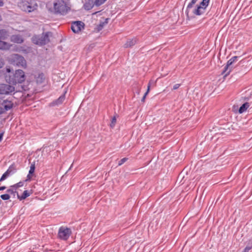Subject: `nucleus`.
Segmentation results:
<instances>
[{
  "label": "nucleus",
  "mask_w": 252,
  "mask_h": 252,
  "mask_svg": "<svg viewBox=\"0 0 252 252\" xmlns=\"http://www.w3.org/2000/svg\"><path fill=\"white\" fill-rule=\"evenodd\" d=\"M6 80L13 84L22 83L25 80V73L22 70L18 69L16 70L12 76H9L8 78L6 77Z\"/></svg>",
  "instance_id": "nucleus-1"
},
{
  "label": "nucleus",
  "mask_w": 252,
  "mask_h": 252,
  "mask_svg": "<svg viewBox=\"0 0 252 252\" xmlns=\"http://www.w3.org/2000/svg\"><path fill=\"white\" fill-rule=\"evenodd\" d=\"M54 8L56 13L62 15L65 14L69 10V7L63 0H58L54 3Z\"/></svg>",
  "instance_id": "nucleus-2"
},
{
  "label": "nucleus",
  "mask_w": 252,
  "mask_h": 252,
  "mask_svg": "<svg viewBox=\"0 0 252 252\" xmlns=\"http://www.w3.org/2000/svg\"><path fill=\"white\" fill-rule=\"evenodd\" d=\"M49 33L50 32H46L41 35H34L32 37V41L37 45H45L49 41Z\"/></svg>",
  "instance_id": "nucleus-3"
},
{
  "label": "nucleus",
  "mask_w": 252,
  "mask_h": 252,
  "mask_svg": "<svg viewBox=\"0 0 252 252\" xmlns=\"http://www.w3.org/2000/svg\"><path fill=\"white\" fill-rule=\"evenodd\" d=\"M210 0H203L199 5L195 6L192 10V13L196 15H200L205 12L208 5Z\"/></svg>",
  "instance_id": "nucleus-4"
},
{
  "label": "nucleus",
  "mask_w": 252,
  "mask_h": 252,
  "mask_svg": "<svg viewBox=\"0 0 252 252\" xmlns=\"http://www.w3.org/2000/svg\"><path fill=\"white\" fill-rule=\"evenodd\" d=\"M71 230L69 228L62 226L58 231V236L63 240H66L71 234Z\"/></svg>",
  "instance_id": "nucleus-5"
},
{
  "label": "nucleus",
  "mask_w": 252,
  "mask_h": 252,
  "mask_svg": "<svg viewBox=\"0 0 252 252\" xmlns=\"http://www.w3.org/2000/svg\"><path fill=\"white\" fill-rule=\"evenodd\" d=\"M11 60L14 64L23 67L26 66V61L22 56L18 54H14L11 56Z\"/></svg>",
  "instance_id": "nucleus-6"
},
{
  "label": "nucleus",
  "mask_w": 252,
  "mask_h": 252,
  "mask_svg": "<svg viewBox=\"0 0 252 252\" xmlns=\"http://www.w3.org/2000/svg\"><path fill=\"white\" fill-rule=\"evenodd\" d=\"M15 91L13 86L6 84H0V94H10Z\"/></svg>",
  "instance_id": "nucleus-7"
},
{
  "label": "nucleus",
  "mask_w": 252,
  "mask_h": 252,
  "mask_svg": "<svg viewBox=\"0 0 252 252\" xmlns=\"http://www.w3.org/2000/svg\"><path fill=\"white\" fill-rule=\"evenodd\" d=\"M239 58V57L237 56H234L229 60L227 63V64L224 68L223 73H225V75L229 74L233 67V63L237 62Z\"/></svg>",
  "instance_id": "nucleus-8"
},
{
  "label": "nucleus",
  "mask_w": 252,
  "mask_h": 252,
  "mask_svg": "<svg viewBox=\"0 0 252 252\" xmlns=\"http://www.w3.org/2000/svg\"><path fill=\"white\" fill-rule=\"evenodd\" d=\"M13 104L11 101L4 100L1 104L0 107V115L10 110L13 107Z\"/></svg>",
  "instance_id": "nucleus-9"
},
{
  "label": "nucleus",
  "mask_w": 252,
  "mask_h": 252,
  "mask_svg": "<svg viewBox=\"0 0 252 252\" xmlns=\"http://www.w3.org/2000/svg\"><path fill=\"white\" fill-rule=\"evenodd\" d=\"M71 30L75 33H77L83 28V23L80 21L74 22L71 25Z\"/></svg>",
  "instance_id": "nucleus-10"
},
{
  "label": "nucleus",
  "mask_w": 252,
  "mask_h": 252,
  "mask_svg": "<svg viewBox=\"0 0 252 252\" xmlns=\"http://www.w3.org/2000/svg\"><path fill=\"white\" fill-rule=\"evenodd\" d=\"M10 40L11 42L17 43H22L24 41L22 36L19 34L12 35L10 37Z\"/></svg>",
  "instance_id": "nucleus-11"
},
{
  "label": "nucleus",
  "mask_w": 252,
  "mask_h": 252,
  "mask_svg": "<svg viewBox=\"0 0 252 252\" xmlns=\"http://www.w3.org/2000/svg\"><path fill=\"white\" fill-rule=\"evenodd\" d=\"M95 0H86L84 5V8L86 10H89L95 5Z\"/></svg>",
  "instance_id": "nucleus-12"
},
{
  "label": "nucleus",
  "mask_w": 252,
  "mask_h": 252,
  "mask_svg": "<svg viewBox=\"0 0 252 252\" xmlns=\"http://www.w3.org/2000/svg\"><path fill=\"white\" fill-rule=\"evenodd\" d=\"M9 36V32L5 29L0 30V39L5 40Z\"/></svg>",
  "instance_id": "nucleus-13"
},
{
  "label": "nucleus",
  "mask_w": 252,
  "mask_h": 252,
  "mask_svg": "<svg viewBox=\"0 0 252 252\" xmlns=\"http://www.w3.org/2000/svg\"><path fill=\"white\" fill-rule=\"evenodd\" d=\"M109 20V18H106L103 21H100L99 24L97 26V31L98 32L101 31L103 28L104 26L108 24Z\"/></svg>",
  "instance_id": "nucleus-14"
},
{
  "label": "nucleus",
  "mask_w": 252,
  "mask_h": 252,
  "mask_svg": "<svg viewBox=\"0 0 252 252\" xmlns=\"http://www.w3.org/2000/svg\"><path fill=\"white\" fill-rule=\"evenodd\" d=\"M11 45L6 42L0 39V49L3 50H9Z\"/></svg>",
  "instance_id": "nucleus-15"
},
{
  "label": "nucleus",
  "mask_w": 252,
  "mask_h": 252,
  "mask_svg": "<svg viewBox=\"0 0 252 252\" xmlns=\"http://www.w3.org/2000/svg\"><path fill=\"white\" fill-rule=\"evenodd\" d=\"M197 0H191V1L189 3L186 11V13L187 15H189L190 11H192V9H191L193 8V6L195 4V3L197 2Z\"/></svg>",
  "instance_id": "nucleus-16"
},
{
  "label": "nucleus",
  "mask_w": 252,
  "mask_h": 252,
  "mask_svg": "<svg viewBox=\"0 0 252 252\" xmlns=\"http://www.w3.org/2000/svg\"><path fill=\"white\" fill-rule=\"evenodd\" d=\"M250 104L248 102H245L244 103L239 109V113L242 114L245 112L247 109L249 107Z\"/></svg>",
  "instance_id": "nucleus-17"
},
{
  "label": "nucleus",
  "mask_w": 252,
  "mask_h": 252,
  "mask_svg": "<svg viewBox=\"0 0 252 252\" xmlns=\"http://www.w3.org/2000/svg\"><path fill=\"white\" fill-rule=\"evenodd\" d=\"M136 43V39H128L126 41V42L125 44V47L128 48L134 45H135Z\"/></svg>",
  "instance_id": "nucleus-18"
},
{
  "label": "nucleus",
  "mask_w": 252,
  "mask_h": 252,
  "mask_svg": "<svg viewBox=\"0 0 252 252\" xmlns=\"http://www.w3.org/2000/svg\"><path fill=\"white\" fill-rule=\"evenodd\" d=\"M34 170H35L34 163L32 164L30 166V169L29 170V174L27 175V179L26 181L31 180V179L32 178L31 175L34 173Z\"/></svg>",
  "instance_id": "nucleus-19"
},
{
  "label": "nucleus",
  "mask_w": 252,
  "mask_h": 252,
  "mask_svg": "<svg viewBox=\"0 0 252 252\" xmlns=\"http://www.w3.org/2000/svg\"><path fill=\"white\" fill-rule=\"evenodd\" d=\"M65 99V94H62L61 96H60L58 99L55 100L53 102L54 105H60L62 104Z\"/></svg>",
  "instance_id": "nucleus-20"
},
{
  "label": "nucleus",
  "mask_w": 252,
  "mask_h": 252,
  "mask_svg": "<svg viewBox=\"0 0 252 252\" xmlns=\"http://www.w3.org/2000/svg\"><path fill=\"white\" fill-rule=\"evenodd\" d=\"M30 195V193L28 192V190H25L23 192V194L21 196H20L18 194V193H17V197L20 200L26 199L27 197H28Z\"/></svg>",
  "instance_id": "nucleus-21"
},
{
  "label": "nucleus",
  "mask_w": 252,
  "mask_h": 252,
  "mask_svg": "<svg viewBox=\"0 0 252 252\" xmlns=\"http://www.w3.org/2000/svg\"><path fill=\"white\" fill-rule=\"evenodd\" d=\"M7 192L9 194H10L13 195L14 197H15L16 194L17 195V193H18L16 191V189H15L14 188H12V186H11L10 189H9L7 190Z\"/></svg>",
  "instance_id": "nucleus-22"
},
{
  "label": "nucleus",
  "mask_w": 252,
  "mask_h": 252,
  "mask_svg": "<svg viewBox=\"0 0 252 252\" xmlns=\"http://www.w3.org/2000/svg\"><path fill=\"white\" fill-rule=\"evenodd\" d=\"M10 172V171L7 170L1 177L0 182L5 180L9 176Z\"/></svg>",
  "instance_id": "nucleus-23"
},
{
  "label": "nucleus",
  "mask_w": 252,
  "mask_h": 252,
  "mask_svg": "<svg viewBox=\"0 0 252 252\" xmlns=\"http://www.w3.org/2000/svg\"><path fill=\"white\" fill-rule=\"evenodd\" d=\"M36 7H37L36 4H34L33 5H32L31 4H30L29 3L27 12H31L33 11L35 9H36Z\"/></svg>",
  "instance_id": "nucleus-24"
},
{
  "label": "nucleus",
  "mask_w": 252,
  "mask_h": 252,
  "mask_svg": "<svg viewBox=\"0 0 252 252\" xmlns=\"http://www.w3.org/2000/svg\"><path fill=\"white\" fill-rule=\"evenodd\" d=\"M29 3L26 2V3H22L20 5V7L21 8L22 10L27 12L28 10V5Z\"/></svg>",
  "instance_id": "nucleus-25"
},
{
  "label": "nucleus",
  "mask_w": 252,
  "mask_h": 252,
  "mask_svg": "<svg viewBox=\"0 0 252 252\" xmlns=\"http://www.w3.org/2000/svg\"><path fill=\"white\" fill-rule=\"evenodd\" d=\"M24 185V182H20L12 186V188H14L15 189H16L19 187H21L23 186Z\"/></svg>",
  "instance_id": "nucleus-26"
},
{
  "label": "nucleus",
  "mask_w": 252,
  "mask_h": 252,
  "mask_svg": "<svg viewBox=\"0 0 252 252\" xmlns=\"http://www.w3.org/2000/svg\"><path fill=\"white\" fill-rule=\"evenodd\" d=\"M116 117L114 116L111 120V123L110 124V126L111 128H113L115 125H116Z\"/></svg>",
  "instance_id": "nucleus-27"
},
{
  "label": "nucleus",
  "mask_w": 252,
  "mask_h": 252,
  "mask_svg": "<svg viewBox=\"0 0 252 252\" xmlns=\"http://www.w3.org/2000/svg\"><path fill=\"white\" fill-rule=\"evenodd\" d=\"M10 197V195L8 193L2 194L0 195V198L3 200H8Z\"/></svg>",
  "instance_id": "nucleus-28"
},
{
  "label": "nucleus",
  "mask_w": 252,
  "mask_h": 252,
  "mask_svg": "<svg viewBox=\"0 0 252 252\" xmlns=\"http://www.w3.org/2000/svg\"><path fill=\"white\" fill-rule=\"evenodd\" d=\"M107 0H95V6H99L104 3Z\"/></svg>",
  "instance_id": "nucleus-29"
},
{
  "label": "nucleus",
  "mask_w": 252,
  "mask_h": 252,
  "mask_svg": "<svg viewBox=\"0 0 252 252\" xmlns=\"http://www.w3.org/2000/svg\"><path fill=\"white\" fill-rule=\"evenodd\" d=\"M252 248V244H249L244 249L243 252H249L250 250Z\"/></svg>",
  "instance_id": "nucleus-30"
},
{
  "label": "nucleus",
  "mask_w": 252,
  "mask_h": 252,
  "mask_svg": "<svg viewBox=\"0 0 252 252\" xmlns=\"http://www.w3.org/2000/svg\"><path fill=\"white\" fill-rule=\"evenodd\" d=\"M127 160V158H124L122 159H121L119 161V162H118V165L120 166V165H122L123 163H124L126 160Z\"/></svg>",
  "instance_id": "nucleus-31"
},
{
  "label": "nucleus",
  "mask_w": 252,
  "mask_h": 252,
  "mask_svg": "<svg viewBox=\"0 0 252 252\" xmlns=\"http://www.w3.org/2000/svg\"><path fill=\"white\" fill-rule=\"evenodd\" d=\"M4 61L0 57V68H1L4 65Z\"/></svg>",
  "instance_id": "nucleus-32"
},
{
  "label": "nucleus",
  "mask_w": 252,
  "mask_h": 252,
  "mask_svg": "<svg viewBox=\"0 0 252 252\" xmlns=\"http://www.w3.org/2000/svg\"><path fill=\"white\" fill-rule=\"evenodd\" d=\"M180 86V84H176L173 86V90H176L179 88Z\"/></svg>",
  "instance_id": "nucleus-33"
},
{
  "label": "nucleus",
  "mask_w": 252,
  "mask_h": 252,
  "mask_svg": "<svg viewBox=\"0 0 252 252\" xmlns=\"http://www.w3.org/2000/svg\"><path fill=\"white\" fill-rule=\"evenodd\" d=\"M148 94V93H145L144 96H143L142 99H141V101L142 102H144L145 101V99L146 98V95Z\"/></svg>",
  "instance_id": "nucleus-34"
},
{
  "label": "nucleus",
  "mask_w": 252,
  "mask_h": 252,
  "mask_svg": "<svg viewBox=\"0 0 252 252\" xmlns=\"http://www.w3.org/2000/svg\"><path fill=\"white\" fill-rule=\"evenodd\" d=\"M3 135V132L0 133V142L2 140Z\"/></svg>",
  "instance_id": "nucleus-35"
},
{
  "label": "nucleus",
  "mask_w": 252,
  "mask_h": 252,
  "mask_svg": "<svg viewBox=\"0 0 252 252\" xmlns=\"http://www.w3.org/2000/svg\"><path fill=\"white\" fill-rule=\"evenodd\" d=\"M3 135V132L0 133V142L2 140Z\"/></svg>",
  "instance_id": "nucleus-36"
},
{
  "label": "nucleus",
  "mask_w": 252,
  "mask_h": 252,
  "mask_svg": "<svg viewBox=\"0 0 252 252\" xmlns=\"http://www.w3.org/2000/svg\"><path fill=\"white\" fill-rule=\"evenodd\" d=\"M150 84L149 83L148 86L147 91V92L146 93H148V94L149 93V91H150Z\"/></svg>",
  "instance_id": "nucleus-37"
},
{
  "label": "nucleus",
  "mask_w": 252,
  "mask_h": 252,
  "mask_svg": "<svg viewBox=\"0 0 252 252\" xmlns=\"http://www.w3.org/2000/svg\"><path fill=\"white\" fill-rule=\"evenodd\" d=\"M6 189V187L5 186H2L0 187V190H4Z\"/></svg>",
  "instance_id": "nucleus-38"
},
{
  "label": "nucleus",
  "mask_w": 252,
  "mask_h": 252,
  "mask_svg": "<svg viewBox=\"0 0 252 252\" xmlns=\"http://www.w3.org/2000/svg\"><path fill=\"white\" fill-rule=\"evenodd\" d=\"M3 4V3L2 1L0 0V6H2Z\"/></svg>",
  "instance_id": "nucleus-39"
},
{
  "label": "nucleus",
  "mask_w": 252,
  "mask_h": 252,
  "mask_svg": "<svg viewBox=\"0 0 252 252\" xmlns=\"http://www.w3.org/2000/svg\"><path fill=\"white\" fill-rule=\"evenodd\" d=\"M6 71L8 72H10V69L9 68H6Z\"/></svg>",
  "instance_id": "nucleus-40"
}]
</instances>
